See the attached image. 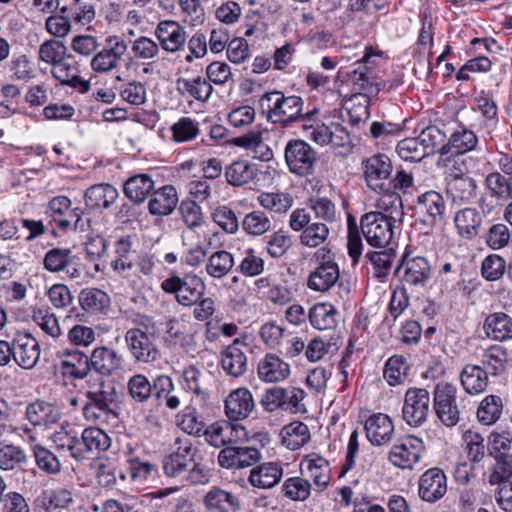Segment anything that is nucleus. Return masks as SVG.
I'll return each instance as SVG.
<instances>
[{"mask_svg": "<svg viewBox=\"0 0 512 512\" xmlns=\"http://www.w3.org/2000/svg\"><path fill=\"white\" fill-rule=\"evenodd\" d=\"M283 476V468L278 462H267L251 469L248 480L253 487L270 489L277 485Z\"/></svg>", "mask_w": 512, "mask_h": 512, "instance_id": "nucleus-28", "label": "nucleus"}, {"mask_svg": "<svg viewBox=\"0 0 512 512\" xmlns=\"http://www.w3.org/2000/svg\"><path fill=\"white\" fill-rule=\"evenodd\" d=\"M339 276L337 264L317 265L308 277L307 286L317 292H326L334 286Z\"/></svg>", "mask_w": 512, "mask_h": 512, "instance_id": "nucleus-35", "label": "nucleus"}, {"mask_svg": "<svg viewBox=\"0 0 512 512\" xmlns=\"http://www.w3.org/2000/svg\"><path fill=\"white\" fill-rule=\"evenodd\" d=\"M115 258L110 266L115 275L125 279H131L137 275L134 261L131 259L132 239L131 236H122L116 240L114 245Z\"/></svg>", "mask_w": 512, "mask_h": 512, "instance_id": "nucleus-19", "label": "nucleus"}, {"mask_svg": "<svg viewBox=\"0 0 512 512\" xmlns=\"http://www.w3.org/2000/svg\"><path fill=\"white\" fill-rule=\"evenodd\" d=\"M204 504L210 512H237L239 498L230 491L212 487L204 496Z\"/></svg>", "mask_w": 512, "mask_h": 512, "instance_id": "nucleus-30", "label": "nucleus"}, {"mask_svg": "<svg viewBox=\"0 0 512 512\" xmlns=\"http://www.w3.org/2000/svg\"><path fill=\"white\" fill-rule=\"evenodd\" d=\"M177 89L182 94H188L200 102H206L213 93L212 85L205 78L178 79Z\"/></svg>", "mask_w": 512, "mask_h": 512, "instance_id": "nucleus-48", "label": "nucleus"}, {"mask_svg": "<svg viewBox=\"0 0 512 512\" xmlns=\"http://www.w3.org/2000/svg\"><path fill=\"white\" fill-rule=\"evenodd\" d=\"M32 319L38 327L48 336L58 338L61 334V327L56 315L48 307H39L33 310Z\"/></svg>", "mask_w": 512, "mask_h": 512, "instance_id": "nucleus-57", "label": "nucleus"}, {"mask_svg": "<svg viewBox=\"0 0 512 512\" xmlns=\"http://www.w3.org/2000/svg\"><path fill=\"white\" fill-rule=\"evenodd\" d=\"M459 378L462 387L470 395H479L488 387L487 371L480 365H465Z\"/></svg>", "mask_w": 512, "mask_h": 512, "instance_id": "nucleus-32", "label": "nucleus"}, {"mask_svg": "<svg viewBox=\"0 0 512 512\" xmlns=\"http://www.w3.org/2000/svg\"><path fill=\"white\" fill-rule=\"evenodd\" d=\"M197 449L187 437H177L170 445L169 452L162 461L163 472L167 477H178L194 463Z\"/></svg>", "mask_w": 512, "mask_h": 512, "instance_id": "nucleus-4", "label": "nucleus"}, {"mask_svg": "<svg viewBox=\"0 0 512 512\" xmlns=\"http://www.w3.org/2000/svg\"><path fill=\"white\" fill-rule=\"evenodd\" d=\"M259 108L268 121L283 127H288L310 115L309 112H303L304 101L301 97L285 96L277 90L264 93L259 99Z\"/></svg>", "mask_w": 512, "mask_h": 512, "instance_id": "nucleus-2", "label": "nucleus"}, {"mask_svg": "<svg viewBox=\"0 0 512 512\" xmlns=\"http://www.w3.org/2000/svg\"><path fill=\"white\" fill-rule=\"evenodd\" d=\"M476 183L468 176H455L447 183V194L454 203H468L475 195Z\"/></svg>", "mask_w": 512, "mask_h": 512, "instance_id": "nucleus-42", "label": "nucleus"}, {"mask_svg": "<svg viewBox=\"0 0 512 512\" xmlns=\"http://www.w3.org/2000/svg\"><path fill=\"white\" fill-rule=\"evenodd\" d=\"M254 408V399L247 388L232 391L225 400V413L232 421L248 418Z\"/></svg>", "mask_w": 512, "mask_h": 512, "instance_id": "nucleus-20", "label": "nucleus"}, {"mask_svg": "<svg viewBox=\"0 0 512 512\" xmlns=\"http://www.w3.org/2000/svg\"><path fill=\"white\" fill-rule=\"evenodd\" d=\"M176 425L183 432L194 437H201L205 430V422L192 404L176 415Z\"/></svg>", "mask_w": 512, "mask_h": 512, "instance_id": "nucleus-41", "label": "nucleus"}, {"mask_svg": "<svg viewBox=\"0 0 512 512\" xmlns=\"http://www.w3.org/2000/svg\"><path fill=\"white\" fill-rule=\"evenodd\" d=\"M132 322L135 327L128 329L124 335L129 353L138 363L156 362L160 359V350L155 321L150 316L137 315Z\"/></svg>", "mask_w": 512, "mask_h": 512, "instance_id": "nucleus-1", "label": "nucleus"}, {"mask_svg": "<svg viewBox=\"0 0 512 512\" xmlns=\"http://www.w3.org/2000/svg\"><path fill=\"white\" fill-rule=\"evenodd\" d=\"M387 0H350L345 18L348 21L365 23L384 9Z\"/></svg>", "mask_w": 512, "mask_h": 512, "instance_id": "nucleus-33", "label": "nucleus"}, {"mask_svg": "<svg viewBox=\"0 0 512 512\" xmlns=\"http://www.w3.org/2000/svg\"><path fill=\"white\" fill-rule=\"evenodd\" d=\"M300 470L302 475L312 479L315 487L320 491L324 490L330 482L329 463L319 455L306 456L300 464Z\"/></svg>", "mask_w": 512, "mask_h": 512, "instance_id": "nucleus-22", "label": "nucleus"}, {"mask_svg": "<svg viewBox=\"0 0 512 512\" xmlns=\"http://www.w3.org/2000/svg\"><path fill=\"white\" fill-rule=\"evenodd\" d=\"M379 251H369L365 254V259L370 262L378 278L389 274L392 263L396 258V252L393 248H380Z\"/></svg>", "mask_w": 512, "mask_h": 512, "instance_id": "nucleus-56", "label": "nucleus"}, {"mask_svg": "<svg viewBox=\"0 0 512 512\" xmlns=\"http://www.w3.org/2000/svg\"><path fill=\"white\" fill-rule=\"evenodd\" d=\"M370 99L365 95H354L345 104L348 121L351 125L357 126L366 122L369 118Z\"/></svg>", "mask_w": 512, "mask_h": 512, "instance_id": "nucleus-59", "label": "nucleus"}, {"mask_svg": "<svg viewBox=\"0 0 512 512\" xmlns=\"http://www.w3.org/2000/svg\"><path fill=\"white\" fill-rule=\"evenodd\" d=\"M368 440L376 446L389 442L394 433V425L390 417L383 413L370 416L365 422Z\"/></svg>", "mask_w": 512, "mask_h": 512, "instance_id": "nucleus-25", "label": "nucleus"}, {"mask_svg": "<svg viewBox=\"0 0 512 512\" xmlns=\"http://www.w3.org/2000/svg\"><path fill=\"white\" fill-rule=\"evenodd\" d=\"M403 270L402 282L410 288L419 291L426 288L431 279V267L424 257L403 259L397 271Z\"/></svg>", "mask_w": 512, "mask_h": 512, "instance_id": "nucleus-15", "label": "nucleus"}, {"mask_svg": "<svg viewBox=\"0 0 512 512\" xmlns=\"http://www.w3.org/2000/svg\"><path fill=\"white\" fill-rule=\"evenodd\" d=\"M454 224L460 237L471 240L480 232L482 216L476 208H463L455 213Z\"/></svg>", "mask_w": 512, "mask_h": 512, "instance_id": "nucleus-31", "label": "nucleus"}, {"mask_svg": "<svg viewBox=\"0 0 512 512\" xmlns=\"http://www.w3.org/2000/svg\"><path fill=\"white\" fill-rule=\"evenodd\" d=\"M481 362L483 368L492 376L502 375L507 368L508 353L504 346L494 344L484 350Z\"/></svg>", "mask_w": 512, "mask_h": 512, "instance_id": "nucleus-40", "label": "nucleus"}, {"mask_svg": "<svg viewBox=\"0 0 512 512\" xmlns=\"http://www.w3.org/2000/svg\"><path fill=\"white\" fill-rule=\"evenodd\" d=\"M118 197V191L110 184H96L88 188L84 194L88 209L108 208Z\"/></svg>", "mask_w": 512, "mask_h": 512, "instance_id": "nucleus-36", "label": "nucleus"}, {"mask_svg": "<svg viewBox=\"0 0 512 512\" xmlns=\"http://www.w3.org/2000/svg\"><path fill=\"white\" fill-rule=\"evenodd\" d=\"M289 373V364L274 354L266 355L258 364V376L267 382L284 380Z\"/></svg>", "mask_w": 512, "mask_h": 512, "instance_id": "nucleus-37", "label": "nucleus"}, {"mask_svg": "<svg viewBox=\"0 0 512 512\" xmlns=\"http://www.w3.org/2000/svg\"><path fill=\"white\" fill-rule=\"evenodd\" d=\"M377 192L381 194L376 200L375 206L377 210L370 213H378L393 224L401 223L404 216L401 196L392 191L390 187H387L384 191Z\"/></svg>", "mask_w": 512, "mask_h": 512, "instance_id": "nucleus-24", "label": "nucleus"}, {"mask_svg": "<svg viewBox=\"0 0 512 512\" xmlns=\"http://www.w3.org/2000/svg\"><path fill=\"white\" fill-rule=\"evenodd\" d=\"M284 495L294 501L306 500L311 492L309 480L302 477L288 478L282 487Z\"/></svg>", "mask_w": 512, "mask_h": 512, "instance_id": "nucleus-64", "label": "nucleus"}, {"mask_svg": "<svg viewBox=\"0 0 512 512\" xmlns=\"http://www.w3.org/2000/svg\"><path fill=\"white\" fill-rule=\"evenodd\" d=\"M91 370L102 376H111L121 368L122 357L108 347H97L89 356Z\"/></svg>", "mask_w": 512, "mask_h": 512, "instance_id": "nucleus-23", "label": "nucleus"}, {"mask_svg": "<svg viewBox=\"0 0 512 512\" xmlns=\"http://www.w3.org/2000/svg\"><path fill=\"white\" fill-rule=\"evenodd\" d=\"M502 172H491L485 178V185L492 197L500 200H512V178Z\"/></svg>", "mask_w": 512, "mask_h": 512, "instance_id": "nucleus-54", "label": "nucleus"}, {"mask_svg": "<svg viewBox=\"0 0 512 512\" xmlns=\"http://www.w3.org/2000/svg\"><path fill=\"white\" fill-rule=\"evenodd\" d=\"M128 395L136 403H146L152 397V383L144 374H134L127 382Z\"/></svg>", "mask_w": 512, "mask_h": 512, "instance_id": "nucleus-60", "label": "nucleus"}, {"mask_svg": "<svg viewBox=\"0 0 512 512\" xmlns=\"http://www.w3.org/2000/svg\"><path fill=\"white\" fill-rule=\"evenodd\" d=\"M407 370L408 366L404 357L393 355L386 362L383 376L389 385L396 386L405 380Z\"/></svg>", "mask_w": 512, "mask_h": 512, "instance_id": "nucleus-62", "label": "nucleus"}, {"mask_svg": "<svg viewBox=\"0 0 512 512\" xmlns=\"http://www.w3.org/2000/svg\"><path fill=\"white\" fill-rule=\"evenodd\" d=\"M286 164L293 174L308 176L313 173L317 163V152L304 140L292 139L284 151Z\"/></svg>", "mask_w": 512, "mask_h": 512, "instance_id": "nucleus-7", "label": "nucleus"}, {"mask_svg": "<svg viewBox=\"0 0 512 512\" xmlns=\"http://www.w3.org/2000/svg\"><path fill=\"white\" fill-rule=\"evenodd\" d=\"M330 235V228L327 223L311 222L300 234V243L303 246L316 248L326 242Z\"/></svg>", "mask_w": 512, "mask_h": 512, "instance_id": "nucleus-58", "label": "nucleus"}, {"mask_svg": "<svg viewBox=\"0 0 512 512\" xmlns=\"http://www.w3.org/2000/svg\"><path fill=\"white\" fill-rule=\"evenodd\" d=\"M73 258L69 249L53 248L45 254L43 266L49 272L57 273L64 271Z\"/></svg>", "mask_w": 512, "mask_h": 512, "instance_id": "nucleus-63", "label": "nucleus"}, {"mask_svg": "<svg viewBox=\"0 0 512 512\" xmlns=\"http://www.w3.org/2000/svg\"><path fill=\"white\" fill-rule=\"evenodd\" d=\"M82 460L86 458L87 452H103L111 445V439L108 434L98 427H88L82 432L79 439Z\"/></svg>", "mask_w": 512, "mask_h": 512, "instance_id": "nucleus-38", "label": "nucleus"}, {"mask_svg": "<svg viewBox=\"0 0 512 512\" xmlns=\"http://www.w3.org/2000/svg\"><path fill=\"white\" fill-rule=\"evenodd\" d=\"M26 418L35 427L49 428L56 424L60 417V410L52 403L37 400L26 408Z\"/></svg>", "mask_w": 512, "mask_h": 512, "instance_id": "nucleus-27", "label": "nucleus"}, {"mask_svg": "<svg viewBox=\"0 0 512 512\" xmlns=\"http://www.w3.org/2000/svg\"><path fill=\"white\" fill-rule=\"evenodd\" d=\"M447 492V478L439 468L426 470L419 478L418 495L428 503L439 501Z\"/></svg>", "mask_w": 512, "mask_h": 512, "instance_id": "nucleus-16", "label": "nucleus"}, {"mask_svg": "<svg viewBox=\"0 0 512 512\" xmlns=\"http://www.w3.org/2000/svg\"><path fill=\"white\" fill-rule=\"evenodd\" d=\"M430 413V394L425 388H409L404 395L402 418L410 427L423 425Z\"/></svg>", "mask_w": 512, "mask_h": 512, "instance_id": "nucleus-8", "label": "nucleus"}, {"mask_svg": "<svg viewBox=\"0 0 512 512\" xmlns=\"http://www.w3.org/2000/svg\"><path fill=\"white\" fill-rule=\"evenodd\" d=\"M14 361L24 369L33 368L40 356L37 340L28 333L17 332L13 337Z\"/></svg>", "mask_w": 512, "mask_h": 512, "instance_id": "nucleus-18", "label": "nucleus"}, {"mask_svg": "<svg viewBox=\"0 0 512 512\" xmlns=\"http://www.w3.org/2000/svg\"><path fill=\"white\" fill-rule=\"evenodd\" d=\"M354 66L355 68L348 72V77L354 89L364 91V93H359L358 95H365L369 98L370 96L377 95L385 88L386 82L376 81L372 75V71L364 64L356 62Z\"/></svg>", "mask_w": 512, "mask_h": 512, "instance_id": "nucleus-26", "label": "nucleus"}, {"mask_svg": "<svg viewBox=\"0 0 512 512\" xmlns=\"http://www.w3.org/2000/svg\"><path fill=\"white\" fill-rule=\"evenodd\" d=\"M308 207L314 213V218L322 223L331 225L336 222L338 211L335 203L324 196H312L308 199Z\"/></svg>", "mask_w": 512, "mask_h": 512, "instance_id": "nucleus-50", "label": "nucleus"}, {"mask_svg": "<svg viewBox=\"0 0 512 512\" xmlns=\"http://www.w3.org/2000/svg\"><path fill=\"white\" fill-rule=\"evenodd\" d=\"M51 73L56 80L64 85L76 88L85 84V81L79 76L78 68L75 66L71 54H68L55 64L52 67Z\"/></svg>", "mask_w": 512, "mask_h": 512, "instance_id": "nucleus-43", "label": "nucleus"}, {"mask_svg": "<svg viewBox=\"0 0 512 512\" xmlns=\"http://www.w3.org/2000/svg\"><path fill=\"white\" fill-rule=\"evenodd\" d=\"M116 397L117 392L115 386L105 382H101L96 389L87 391L86 393L87 402L113 411L117 409Z\"/></svg>", "mask_w": 512, "mask_h": 512, "instance_id": "nucleus-52", "label": "nucleus"}, {"mask_svg": "<svg viewBox=\"0 0 512 512\" xmlns=\"http://www.w3.org/2000/svg\"><path fill=\"white\" fill-rule=\"evenodd\" d=\"M233 266V255L228 251L219 250L208 257L205 265V271L214 279H222L229 274Z\"/></svg>", "mask_w": 512, "mask_h": 512, "instance_id": "nucleus-47", "label": "nucleus"}, {"mask_svg": "<svg viewBox=\"0 0 512 512\" xmlns=\"http://www.w3.org/2000/svg\"><path fill=\"white\" fill-rule=\"evenodd\" d=\"M161 288L166 293L175 294L180 305L193 306L204 296L206 285L199 275L190 272L183 276H170L162 282Z\"/></svg>", "mask_w": 512, "mask_h": 512, "instance_id": "nucleus-3", "label": "nucleus"}, {"mask_svg": "<svg viewBox=\"0 0 512 512\" xmlns=\"http://www.w3.org/2000/svg\"><path fill=\"white\" fill-rule=\"evenodd\" d=\"M71 207V200L67 196L53 197L46 209V214L57 222V226L61 230L73 229L75 231H85L89 226L90 220L82 218V210L74 208L69 212L68 218L58 219L64 216Z\"/></svg>", "mask_w": 512, "mask_h": 512, "instance_id": "nucleus-10", "label": "nucleus"}, {"mask_svg": "<svg viewBox=\"0 0 512 512\" xmlns=\"http://www.w3.org/2000/svg\"><path fill=\"white\" fill-rule=\"evenodd\" d=\"M177 204L176 191L172 186H164L156 191L148 203L149 212L153 215H168Z\"/></svg>", "mask_w": 512, "mask_h": 512, "instance_id": "nucleus-45", "label": "nucleus"}, {"mask_svg": "<svg viewBox=\"0 0 512 512\" xmlns=\"http://www.w3.org/2000/svg\"><path fill=\"white\" fill-rule=\"evenodd\" d=\"M60 370L65 377L83 379L91 370L89 357L79 350L66 349L61 354Z\"/></svg>", "mask_w": 512, "mask_h": 512, "instance_id": "nucleus-21", "label": "nucleus"}, {"mask_svg": "<svg viewBox=\"0 0 512 512\" xmlns=\"http://www.w3.org/2000/svg\"><path fill=\"white\" fill-rule=\"evenodd\" d=\"M243 229L250 235L261 236L272 227V220L263 211H252L242 221Z\"/></svg>", "mask_w": 512, "mask_h": 512, "instance_id": "nucleus-61", "label": "nucleus"}, {"mask_svg": "<svg viewBox=\"0 0 512 512\" xmlns=\"http://www.w3.org/2000/svg\"><path fill=\"white\" fill-rule=\"evenodd\" d=\"M37 502L46 512H54L68 508L73 503V496L71 491L60 488L43 492Z\"/></svg>", "mask_w": 512, "mask_h": 512, "instance_id": "nucleus-51", "label": "nucleus"}, {"mask_svg": "<svg viewBox=\"0 0 512 512\" xmlns=\"http://www.w3.org/2000/svg\"><path fill=\"white\" fill-rule=\"evenodd\" d=\"M154 189V182L146 174L130 177L124 184L125 195L135 203L143 202Z\"/></svg>", "mask_w": 512, "mask_h": 512, "instance_id": "nucleus-46", "label": "nucleus"}, {"mask_svg": "<svg viewBox=\"0 0 512 512\" xmlns=\"http://www.w3.org/2000/svg\"><path fill=\"white\" fill-rule=\"evenodd\" d=\"M364 176L369 188L374 191H384L390 187L388 182L392 173V163L388 156L377 154L363 162Z\"/></svg>", "mask_w": 512, "mask_h": 512, "instance_id": "nucleus-13", "label": "nucleus"}, {"mask_svg": "<svg viewBox=\"0 0 512 512\" xmlns=\"http://www.w3.org/2000/svg\"><path fill=\"white\" fill-rule=\"evenodd\" d=\"M337 309L330 303H317L309 310L311 325L318 330H327L337 325Z\"/></svg>", "mask_w": 512, "mask_h": 512, "instance_id": "nucleus-44", "label": "nucleus"}, {"mask_svg": "<svg viewBox=\"0 0 512 512\" xmlns=\"http://www.w3.org/2000/svg\"><path fill=\"white\" fill-rule=\"evenodd\" d=\"M502 410V399L496 395H488L480 402L477 419L483 425H492L500 418Z\"/></svg>", "mask_w": 512, "mask_h": 512, "instance_id": "nucleus-55", "label": "nucleus"}, {"mask_svg": "<svg viewBox=\"0 0 512 512\" xmlns=\"http://www.w3.org/2000/svg\"><path fill=\"white\" fill-rule=\"evenodd\" d=\"M457 392V387L447 382L438 383L434 389L433 407L437 418L446 427H454L460 420Z\"/></svg>", "mask_w": 512, "mask_h": 512, "instance_id": "nucleus-5", "label": "nucleus"}, {"mask_svg": "<svg viewBox=\"0 0 512 512\" xmlns=\"http://www.w3.org/2000/svg\"><path fill=\"white\" fill-rule=\"evenodd\" d=\"M250 351L251 348L245 338H236L232 344L221 352L220 363L222 369L232 377L242 376L248 368L246 354Z\"/></svg>", "mask_w": 512, "mask_h": 512, "instance_id": "nucleus-14", "label": "nucleus"}, {"mask_svg": "<svg viewBox=\"0 0 512 512\" xmlns=\"http://www.w3.org/2000/svg\"><path fill=\"white\" fill-rule=\"evenodd\" d=\"M79 302L85 311L89 313H100L109 307L110 298L100 289L86 288L81 291Z\"/></svg>", "mask_w": 512, "mask_h": 512, "instance_id": "nucleus-53", "label": "nucleus"}, {"mask_svg": "<svg viewBox=\"0 0 512 512\" xmlns=\"http://www.w3.org/2000/svg\"><path fill=\"white\" fill-rule=\"evenodd\" d=\"M483 329L494 341L512 340V317L504 312L491 313L485 318Z\"/></svg>", "mask_w": 512, "mask_h": 512, "instance_id": "nucleus-29", "label": "nucleus"}, {"mask_svg": "<svg viewBox=\"0 0 512 512\" xmlns=\"http://www.w3.org/2000/svg\"><path fill=\"white\" fill-rule=\"evenodd\" d=\"M423 441L412 435L398 439L389 451V460L397 468L412 469L424 452Z\"/></svg>", "mask_w": 512, "mask_h": 512, "instance_id": "nucleus-12", "label": "nucleus"}, {"mask_svg": "<svg viewBox=\"0 0 512 512\" xmlns=\"http://www.w3.org/2000/svg\"><path fill=\"white\" fill-rule=\"evenodd\" d=\"M155 36L161 48L169 53L182 50L187 39L185 28L173 20L160 21L155 28Z\"/></svg>", "mask_w": 512, "mask_h": 512, "instance_id": "nucleus-17", "label": "nucleus"}, {"mask_svg": "<svg viewBox=\"0 0 512 512\" xmlns=\"http://www.w3.org/2000/svg\"><path fill=\"white\" fill-rule=\"evenodd\" d=\"M257 166L245 159L231 163L225 170L226 180L233 186H242L252 182L257 176Z\"/></svg>", "mask_w": 512, "mask_h": 512, "instance_id": "nucleus-39", "label": "nucleus"}, {"mask_svg": "<svg viewBox=\"0 0 512 512\" xmlns=\"http://www.w3.org/2000/svg\"><path fill=\"white\" fill-rule=\"evenodd\" d=\"M128 49L127 42L117 35L108 36L105 45L97 50L90 61V68L98 74H107L119 68Z\"/></svg>", "mask_w": 512, "mask_h": 512, "instance_id": "nucleus-6", "label": "nucleus"}, {"mask_svg": "<svg viewBox=\"0 0 512 512\" xmlns=\"http://www.w3.org/2000/svg\"><path fill=\"white\" fill-rule=\"evenodd\" d=\"M281 435L283 443L291 450L299 449L310 439L308 426L300 421H294L284 426Z\"/></svg>", "mask_w": 512, "mask_h": 512, "instance_id": "nucleus-49", "label": "nucleus"}, {"mask_svg": "<svg viewBox=\"0 0 512 512\" xmlns=\"http://www.w3.org/2000/svg\"><path fill=\"white\" fill-rule=\"evenodd\" d=\"M414 209L421 223L434 228L444 222L446 203L443 196L434 190L417 196Z\"/></svg>", "mask_w": 512, "mask_h": 512, "instance_id": "nucleus-9", "label": "nucleus"}, {"mask_svg": "<svg viewBox=\"0 0 512 512\" xmlns=\"http://www.w3.org/2000/svg\"><path fill=\"white\" fill-rule=\"evenodd\" d=\"M477 144L476 134L472 130L461 126L451 134L448 143L441 147L440 153L442 155L448 153L465 154L474 150Z\"/></svg>", "mask_w": 512, "mask_h": 512, "instance_id": "nucleus-34", "label": "nucleus"}, {"mask_svg": "<svg viewBox=\"0 0 512 512\" xmlns=\"http://www.w3.org/2000/svg\"><path fill=\"white\" fill-rule=\"evenodd\" d=\"M394 225L378 213H365L360 221L366 242L375 248H385L390 244Z\"/></svg>", "mask_w": 512, "mask_h": 512, "instance_id": "nucleus-11", "label": "nucleus"}]
</instances>
